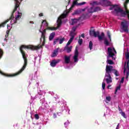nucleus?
<instances>
[{
  "label": "nucleus",
  "mask_w": 129,
  "mask_h": 129,
  "mask_svg": "<svg viewBox=\"0 0 129 129\" xmlns=\"http://www.w3.org/2000/svg\"><path fill=\"white\" fill-rule=\"evenodd\" d=\"M15 12H12L11 16L10 17L9 19H7L5 22H3L0 24V28H4V27L6 26V24H7V23H8L10 21V20H13V19L15 18V17L14 16V14H15ZM24 49L37 50V49H39V47L34 46L32 45H26L22 44L20 47V51L22 55L23 58L24 60V63L21 69L16 73L13 74H5L0 70V74H2V75H4L6 77H15V76H18V75H20V74H21V73H22V72H23V71H24L25 69H26V67H27V65H28V58H27V56H26V52H25V51H24ZM3 55L4 51H3V49L0 48V59L3 57Z\"/></svg>",
  "instance_id": "nucleus-1"
},
{
  "label": "nucleus",
  "mask_w": 129,
  "mask_h": 129,
  "mask_svg": "<svg viewBox=\"0 0 129 129\" xmlns=\"http://www.w3.org/2000/svg\"><path fill=\"white\" fill-rule=\"evenodd\" d=\"M89 34L90 36L91 37H95V38H96L98 37V39L99 41H101L103 40V38H104V33L102 32L101 35H100V33H99V31L95 32V29H94V27H91L90 30H89Z\"/></svg>",
  "instance_id": "nucleus-2"
},
{
  "label": "nucleus",
  "mask_w": 129,
  "mask_h": 129,
  "mask_svg": "<svg viewBox=\"0 0 129 129\" xmlns=\"http://www.w3.org/2000/svg\"><path fill=\"white\" fill-rule=\"evenodd\" d=\"M125 58L126 60H128L127 61V62H125L124 65V71L123 73L124 74H125L126 72V79H127L128 78L129 76V52H127L126 54H125ZM126 67H125V65H126Z\"/></svg>",
  "instance_id": "nucleus-3"
},
{
  "label": "nucleus",
  "mask_w": 129,
  "mask_h": 129,
  "mask_svg": "<svg viewBox=\"0 0 129 129\" xmlns=\"http://www.w3.org/2000/svg\"><path fill=\"white\" fill-rule=\"evenodd\" d=\"M128 26H129L128 21L126 20H123L121 22V24H120L121 29H122V30L123 31V32H125V33L128 32Z\"/></svg>",
  "instance_id": "nucleus-4"
},
{
  "label": "nucleus",
  "mask_w": 129,
  "mask_h": 129,
  "mask_svg": "<svg viewBox=\"0 0 129 129\" xmlns=\"http://www.w3.org/2000/svg\"><path fill=\"white\" fill-rule=\"evenodd\" d=\"M105 77H107V78L106 79V81L107 84H109V83H111V82H112L111 70L110 68H107Z\"/></svg>",
  "instance_id": "nucleus-5"
},
{
  "label": "nucleus",
  "mask_w": 129,
  "mask_h": 129,
  "mask_svg": "<svg viewBox=\"0 0 129 129\" xmlns=\"http://www.w3.org/2000/svg\"><path fill=\"white\" fill-rule=\"evenodd\" d=\"M68 12H64L58 18L57 20V28H60L61 25H62V19H65L66 17H67V15H68Z\"/></svg>",
  "instance_id": "nucleus-6"
},
{
  "label": "nucleus",
  "mask_w": 129,
  "mask_h": 129,
  "mask_svg": "<svg viewBox=\"0 0 129 129\" xmlns=\"http://www.w3.org/2000/svg\"><path fill=\"white\" fill-rule=\"evenodd\" d=\"M107 68H109L111 70V75L112 74V73H113V74H114L116 77L119 76V73H118V71H117V70L115 69H113V67H112V66L107 65L106 66V72Z\"/></svg>",
  "instance_id": "nucleus-7"
},
{
  "label": "nucleus",
  "mask_w": 129,
  "mask_h": 129,
  "mask_svg": "<svg viewBox=\"0 0 129 129\" xmlns=\"http://www.w3.org/2000/svg\"><path fill=\"white\" fill-rule=\"evenodd\" d=\"M75 35H76V34H75V33L73 32V31H71L70 33V36L71 37V38L68 42V43L67 44V46H69V45H70V44H71V43H72V41H73V40H74V37H75Z\"/></svg>",
  "instance_id": "nucleus-8"
},
{
  "label": "nucleus",
  "mask_w": 129,
  "mask_h": 129,
  "mask_svg": "<svg viewBox=\"0 0 129 129\" xmlns=\"http://www.w3.org/2000/svg\"><path fill=\"white\" fill-rule=\"evenodd\" d=\"M79 55V52H78V49L77 48H76L75 51V54H74V56L73 57L74 62H78Z\"/></svg>",
  "instance_id": "nucleus-9"
},
{
  "label": "nucleus",
  "mask_w": 129,
  "mask_h": 129,
  "mask_svg": "<svg viewBox=\"0 0 129 129\" xmlns=\"http://www.w3.org/2000/svg\"><path fill=\"white\" fill-rule=\"evenodd\" d=\"M108 53L109 57L112 58L114 56V53L112 52V48L111 47L108 48Z\"/></svg>",
  "instance_id": "nucleus-10"
},
{
  "label": "nucleus",
  "mask_w": 129,
  "mask_h": 129,
  "mask_svg": "<svg viewBox=\"0 0 129 129\" xmlns=\"http://www.w3.org/2000/svg\"><path fill=\"white\" fill-rule=\"evenodd\" d=\"M58 52H59V48L55 49L52 52V54H51V57H52V58H54V57H56L57 55H58Z\"/></svg>",
  "instance_id": "nucleus-11"
},
{
  "label": "nucleus",
  "mask_w": 129,
  "mask_h": 129,
  "mask_svg": "<svg viewBox=\"0 0 129 129\" xmlns=\"http://www.w3.org/2000/svg\"><path fill=\"white\" fill-rule=\"evenodd\" d=\"M64 62H65L66 64H69V63H70V61H71L70 56L64 55Z\"/></svg>",
  "instance_id": "nucleus-12"
},
{
  "label": "nucleus",
  "mask_w": 129,
  "mask_h": 129,
  "mask_svg": "<svg viewBox=\"0 0 129 129\" xmlns=\"http://www.w3.org/2000/svg\"><path fill=\"white\" fill-rule=\"evenodd\" d=\"M56 36V33L55 32H52L50 34V35L49 36V41H52L53 39H54V37Z\"/></svg>",
  "instance_id": "nucleus-13"
},
{
  "label": "nucleus",
  "mask_w": 129,
  "mask_h": 129,
  "mask_svg": "<svg viewBox=\"0 0 129 129\" xmlns=\"http://www.w3.org/2000/svg\"><path fill=\"white\" fill-rule=\"evenodd\" d=\"M18 15L15 18V20H14V24H16L17 23V21H18L19 19L21 18V16H22V13H20L19 11L18 12Z\"/></svg>",
  "instance_id": "nucleus-14"
},
{
  "label": "nucleus",
  "mask_w": 129,
  "mask_h": 129,
  "mask_svg": "<svg viewBox=\"0 0 129 129\" xmlns=\"http://www.w3.org/2000/svg\"><path fill=\"white\" fill-rule=\"evenodd\" d=\"M41 24L42 25H41V27H42V25H43V24L44 26H45V27H46V28L47 27H49V23H48V22H47V20H42Z\"/></svg>",
  "instance_id": "nucleus-15"
},
{
  "label": "nucleus",
  "mask_w": 129,
  "mask_h": 129,
  "mask_svg": "<svg viewBox=\"0 0 129 129\" xmlns=\"http://www.w3.org/2000/svg\"><path fill=\"white\" fill-rule=\"evenodd\" d=\"M64 50L67 51V53H70L72 51V46L68 47V46H66L64 47Z\"/></svg>",
  "instance_id": "nucleus-16"
},
{
  "label": "nucleus",
  "mask_w": 129,
  "mask_h": 129,
  "mask_svg": "<svg viewBox=\"0 0 129 129\" xmlns=\"http://www.w3.org/2000/svg\"><path fill=\"white\" fill-rule=\"evenodd\" d=\"M103 4H104V5H105V6H106V7H109L110 6H111V4L112 3H111V2H110V1L106 0V1H104Z\"/></svg>",
  "instance_id": "nucleus-17"
},
{
  "label": "nucleus",
  "mask_w": 129,
  "mask_h": 129,
  "mask_svg": "<svg viewBox=\"0 0 129 129\" xmlns=\"http://www.w3.org/2000/svg\"><path fill=\"white\" fill-rule=\"evenodd\" d=\"M114 11L116 12V13H122L121 16H122V17H123V16H122V13H123V11L120 8H115Z\"/></svg>",
  "instance_id": "nucleus-18"
},
{
  "label": "nucleus",
  "mask_w": 129,
  "mask_h": 129,
  "mask_svg": "<svg viewBox=\"0 0 129 129\" xmlns=\"http://www.w3.org/2000/svg\"><path fill=\"white\" fill-rule=\"evenodd\" d=\"M47 30L46 29H46H44L43 30V31H40V33H41V40H42V39H43V38H44H44H46V36H45V33H46V31H47ZM43 35L44 36H43Z\"/></svg>",
  "instance_id": "nucleus-19"
},
{
  "label": "nucleus",
  "mask_w": 129,
  "mask_h": 129,
  "mask_svg": "<svg viewBox=\"0 0 129 129\" xmlns=\"http://www.w3.org/2000/svg\"><path fill=\"white\" fill-rule=\"evenodd\" d=\"M57 63H58V61H57V60H53L50 63V65L52 67H55Z\"/></svg>",
  "instance_id": "nucleus-20"
},
{
  "label": "nucleus",
  "mask_w": 129,
  "mask_h": 129,
  "mask_svg": "<svg viewBox=\"0 0 129 129\" xmlns=\"http://www.w3.org/2000/svg\"><path fill=\"white\" fill-rule=\"evenodd\" d=\"M57 29H58L57 27H50L49 26L46 27V30H48L49 31H54L55 30H57Z\"/></svg>",
  "instance_id": "nucleus-21"
},
{
  "label": "nucleus",
  "mask_w": 129,
  "mask_h": 129,
  "mask_svg": "<svg viewBox=\"0 0 129 129\" xmlns=\"http://www.w3.org/2000/svg\"><path fill=\"white\" fill-rule=\"evenodd\" d=\"M78 22V20L76 19H72V23L71 25H76V24H77V22Z\"/></svg>",
  "instance_id": "nucleus-22"
},
{
  "label": "nucleus",
  "mask_w": 129,
  "mask_h": 129,
  "mask_svg": "<svg viewBox=\"0 0 129 129\" xmlns=\"http://www.w3.org/2000/svg\"><path fill=\"white\" fill-rule=\"evenodd\" d=\"M89 48L90 50H92V49H93V43H92V41H91L89 43Z\"/></svg>",
  "instance_id": "nucleus-23"
},
{
  "label": "nucleus",
  "mask_w": 129,
  "mask_h": 129,
  "mask_svg": "<svg viewBox=\"0 0 129 129\" xmlns=\"http://www.w3.org/2000/svg\"><path fill=\"white\" fill-rule=\"evenodd\" d=\"M94 8V12L95 13H96V12H99L101 11V8L100 7H96Z\"/></svg>",
  "instance_id": "nucleus-24"
},
{
  "label": "nucleus",
  "mask_w": 129,
  "mask_h": 129,
  "mask_svg": "<svg viewBox=\"0 0 129 129\" xmlns=\"http://www.w3.org/2000/svg\"><path fill=\"white\" fill-rule=\"evenodd\" d=\"M88 13H89L90 14H92L93 13H95V12H94V7H91L88 10Z\"/></svg>",
  "instance_id": "nucleus-25"
},
{
  "label": "nucleus",
  "mask_w": 129,
  "mask_h": 129,
  "mask_svg": "<svg viewBox=\"0 0 129 129\" xmlns=\"http://www.w3.org/2000/svg\"><path fill=\"white\" fill-rule=\"evenodd\" d=\"M59 40H60V38L57 37L56 39H54L53 41V45H56L58 42H59Z\"/></svg>",
  "instance_id": "nucleus-26"
},
{
  "label": "nucleus",
  "mask_w": 129,
  "mask_h": 129,
  "mask_svg": "<svg viewBox=\"0 0 129 129\" xmlns=\"http://www.w3.org/2000/svg\"><path fill=\"white\" fill-rule=\"evenodd\" d=\"M109 7H110V8H109V10L110 11H112V10H113V9H114V8H115V7H117V5H112V4H111V6H110Z\"/></svg>",
  "instance_id": "nucleus-27"
},
{
  "label": "nucleus",
  "mask_w": 129,
  "mask_h": 129,
  "mask_svg": "<svg viewBox=\"0 0 129 129\" xmlns=\"http://www.w3.org/2000/svg\"><path fill=\"white\" fill-rule=\"evenodd\" d=\"M42 39H43V41L42 43V46H45V43H46V37L44 36V35H42Z\"/></svg>",
  "instance_id": "nucleus-28"
},
{
  "label": "nucleus",
  "mask_w": 129,
  "mask_h": 129,
  "mask_svg": "<svg viewBox=\"0 0 129 129\" xmlns=\"http://www.w3.org/2000/svg\"><path fill=\"white\" fill-rule=\"evenodd\" d=\"M82 43H83V39H82V38H80V36L78 40V43L79 44V45H82Z\"/></svg>",
  "instance_id": "nucleus-29"
},
{
  "label": "nucleus",
  "mask_w": 129,
  "mask_h": 129,
  "mask_svg": "<svg viewBox=\"0 0 129 129\" xmlns=\"http://www.w3.org/2000/svg\"><path fill=\"white\" fill-rule=\"evenodd\" d=\"M104 43L106 46H109V42H108V40L107 39H105L104 41Z\"/></svg>",
  "instance_id": "nucleus-30"
},
{
  "label": "nucleus",
  "mask_w": 129,
  "mask_h": 129,
  "mask_svg": "<svg viewBox=\"0 0 129 129\" xmlns=\"http://www.w3.org/2000/svg\"><path fill=\"white\" fill-rule=\"evenodd\" d=\"M120 113L124 118H126V116L125 115V113H124V112L121 111L120 112Z\"/></svg>",
  "instance_id": "nucleus-31"
},
{
  "label": "nucleus",
  "mask_w": 129,
  "mask_h": 129,
  "mask_svg": "<svg viewBox=\"0 0 129 129\" xmlns=\"http://www.w3.org/2000/svg\"><path fill=\"white\" fill-rule=\"evenodd\" d=\"M117 90H120V84L119 85V86L116 87V89L115 91V94H116V93L117 92Z\"/></svg>",
  "instance_id": "nucleus-32"
},
{
  "label": "nucleus",
  "mask_w": 129,
  "mask_h": 129,
  "mask_svg": "<svg viewBox=\"0 0 129 129\" xmlns=\"http://www.w3.org/2000/svg\"><path fill=\"white\" fill-rule=\"evenodd\" d=\"M59 44H62L63 43V42H64V41H65V38L63 37L61 39H59Z\"/></svg>",
  "instance_id": "nucleus-33"
},
{
  "label": "nucleus",
  "mask_w": 129,
  "mask_h": 129,
  "mask_svg": "<svg viewBox=\"0 0 129 129\" xmlns=\"http://www.w3.org/2000/svg\"><path fill=\"white\" fill-rule=\"evenodd\" d=\"M79 14H81V11L77 10V11H75V13H74L75 15H79Z\"/></svg>",
  "instance_id": "nucleus-34"
},
{
  "label": "nucleus",
  "mask_w": 129,
  "mask_h": 129,
  "mask_svg": "<svg viewBox=\"0 0 129 129\" xmlns=\"http://www.w3.org/2000/svg\"><path fill=\"white\" fill-rule=\"evenodd\" d=\"M107 62L109 65H112V64H113V61H112V60H111V59L108 60Z\"/></svg>",
  "instance_id": "nucleus-35"
},
{
  "label": "nucleus",
  "mask_w": 129,
  "mask_h": 129,
  "mask_svg": "<svg viewBox=\"0 0 129 129\" xmlns=\"http://www.w3.org/2000/svg\"><path fill=\"white\" fill-rule=\"evenodd\" d=\"M107 35L108 38L110 39V41H111V37L110 36V32L109 31H108L107 32Z\"/></svg>",
  "instance_id": "nucleus-36"
},
{
  "label": "nucleus",
  "mask_w": 129,
  "mask_h": 129,
  "mask_svg": "<svg viewBox=\"0 0 129 129\" xmlns=\"http://www.w3.org/2000/svg\"><path fill=\"white\" fill-rule=\"evenodd\" d=\"M78 6V3L77 2V1H74L73 3L72 7H74L75 6Z\"/></svg>",
  "instance_id": "nucleus-37"
},
{
  "label": "nucleus",
  "mask_w": 129,
  "mask_h": 129,
  "mask_svg": "<svg viewBox=\"0 0 129 129\" xmlns=\"http://www.w3.org/2000/svg\"><path fill=\"white\" fill-rule=\"evenodd\" d=\"M34 117L35 119H39V118H40V116H39V114H35L34 115Z\"/></svg>",
  "instance_id": "nucleus-38"
},
{
  "label": "nucleus",
  "mask_w": 129,
  "mask_h": 129,
  "mask_svg": "<svg viewBox=\"0 0 129 129\" xmlns=\"http://www.w3.org/2000/svg\"><path fill=\"white\" fill-rule=\"evenodd\" d=\"M111 99V97H110V96L106 97V100H107V101L109 102L110 101Z\"/></svg>",
  "instance_id": "nucleus-39"
},
{
  "label": "nucleus",
  "mask_w": 129,
  "mask_h": 129,
  "mask_svg": "<svg viewBox=\"0 0 129 129\" xmlns=\"http://www.w3.org/2000/svg\"><path fill=\"white\" fill-rule=\"evenodd\" d=\"M102 89H103V90L105 89V83H104V82L102 83Z\"/></svg>",
  "instance_id": "nucleus-40"
},
{
  "label": "nucleus",
  "mask_w": 129,
  "mask_h": 129,
  "mask_svg": "<svg viewBox=\"0 0 129 129\" xmlns=\"http://www.w3.org/2000/svg\"><path fill=\"white\" fill-rule=\"evenodd\" d=\"M86 4V2H82L81 3H78V6H83V5H85Z\"/></svg>",
  "instance_id": "nucleus-41"
},
{
  "label": "nucleus",
  "mask_w": 129,
  "mask_h": 129,
  "mask_svg": "<svg viewBox=\"0 0 129 129\" xmlns=\"http://www.w3.org/2000/svg\"><path fill=\"white\" fill-rule=\"evenodd\" d=\"M76 29H77V28L76 27H73V29H72V30H73V33H74L76 31Z\"/></svg>",
  "instance_id": "nucleus-42"
},
{
  "label": "nucleus",
  "mask_w": 129,
  "mask_h": 129,
  "mask_svg": "<svg viewBox=\"0 0 129 129\" xmlns=\"http://www.w3.org/2000/svg\"><path fill=\"white\" fill-rule=\"evenodd\" d=\"M123 81H124V78H122L120 81V83H123Z\"/></svg>",
  "instance_id": "nucleus-43"
},
{
  "label": "nucleus",
  "mask_w": 129,
  "mask_h": 129,
  "mask_svg": "<svg viewBox=\"0 0 129 129\" xmlns=\"http://www.w3.org/2000/svg\"><path fill=\"white\" fill-rule=\"evenodd\" d=\"M115 129H119V123H118Z\"/></svg>",
  "instance_id": "nucleus-44"
},
{
  "label": "nucleus",
  "mask_w": 129,
  "mask_h": 129,
  "mask_svg": "<svg viewBox=\"0 0 129 129\" xmlns=\"http://www.w3.org/2000/svg\"><path fill=\"white\" fill-rule=\"evenodd\" d=\"M93 5H96L97 6V2H96V1L93 2Z\"/></svg>",
  "instance_id": "nucleus-45"
},
{
  "label": "nucleus",
  "mask_w": 129,
  "mask_h": 129,
  "mask_svg": "<svg viewBox=\"0 0 129 129\" xmlns=\"http://www.w3.org/2000/svg\"><path fill=\"white\" fill-rule=\"evenodd\" d=\"M113 51L115 52V54H116V50H115V48H114V47L113 48Z\"/></svg>",
  "instance_id": "nucleus-46"
},
{
  "label": "nucleus",
  "mask_w": 129,
  "mask_h": 129,
  "mask_svg": "<svg viewBox=\"0 0 129 129\" xmlns=\"http://www.w3.org/2000/svg\"><path fill=\"white\" fill-rule=\"evenodd\" d=\"M39 17H43L44 16V14L43 13H40L39 14Z\"/></svg>",
  "instance_id": "nucleus-47"
},
{
  "label": "nucleus",
  "mask_w": 129,
  "mask_h": 129,
  "mask_svg": "<svg viewBox=\"0 0 129 129\" xmlns=\"http://www.w3.org/2000/svg\"><path fill=\"white\" fill-rule=\"evenodd\" d=\"M81 37H83V38H85V36L84 35V33H83L82 35H81Z\"/></svg>",
  "instance_id": "nucleus-48"
},
{
  "label": "nucleus",
  "mask_w": 129,
  "mask_h": 129,
  "mask_svg": "<svg viewBox=\"0 0 129 129\" xmlns=\"http://www.w3.org/2000/svg\"><path fill=\"white\" fill-rule=\"evenodd\" d=\"M109 87H111V85H108L107 87V88H108V89H109Z\"/></svg>",
  "instance_id": "nucleus-49"
},
{
  "label": "nucleus",
  "mask_w": 129,
  "mask_h": 129,
  "mask_svg": "<svg viewBox=\"0 0 129 129\" xmlns=\"http://www.w3.org/2000/svg\"><path fill=\"white\" fill-rule=\"evenodd\" d=\"M118 109L119 111H121V109L120 108V107H119V106H118Z\"/></svg>",
  "instance_id": "nucleus-50"
},
{
  "label": "nucleus",
  "mask_w": 129,
  "mask_h": 129,
  "mask_svg": "<svg viewBox=\"0 0 129 129\" xmlns=\"http://www.w3.org/2000/svg\"><path fill=\"white\" fill-rule=\"evenodd\" d=\"M30 24H34V22L33 21H30Z\"/></svg>",
  "instance_id": "nucleus-51"
},
{
  "label": "nucleus",
  "mask_w": 129,
  "mask_h": 129,
  "mask_svg": "<svg viewBox=\"0 0 129 129\" xmlns=\"http://www.w3.org/2000/svg\"><path fill=\"white\" fill-rule=\"evenodd\" d=\"M53 115H54V118L56 117V114L54 113V114H53Z\"/></svg>",
  "instance_id": "nucleus-52"
},
{
  "label": "nucleus",
  "mask_w": 129,
  "mask_h": 129,
  "mask_svg": "<svg viewBox=\"0 0 129 129\" xmlns=\"http://www.w3.org/2000/svg\"><path fill=\"white\" fill-rule=\"evenodd\" d=\"M82 11L83 12H84V11H85V9H83Z\"/></svg>",
  "instance_id": "nucleus-53"
},
{
  "label": "nucleus",
  "mask_w": 129,
  "mask_h": 129,
  "mask_svg": "<svg viewBox=\"0 0 129 129\" xmlns=\"http://www.w3.org/2000/svg\"><path fill=\"white\" fill-rule=\"evenodd\" d=\"M66 123H67V122H66L65 123H64V125H66Z\"/></svg>",
  "instance_id": "nucleus-54"
},
{
  "label": "nucleus",
  "mask_w": 129,
  "mask_h": 129,
  "mask_svg": "<svg viewBox=\"0 0 129 129\" xmlns=\"http://www.w3.org/2000/svg\"><path fill=\"white\" fill-rule=\"evenodd\" d=\"M116 80H118V78H116Z\"/></svg>",
  "instance_id": "nucleus-55"
},
{
  "label": "nucleus",
  "mask_w": 129,
  "mask_h": 129,
  "mask_svg": "<svg viewBox=\"0 0 129 129\" xmlns=\"http://www.w3.org/2000/svg\"><path fill=\"white\" fill-rule=\"evenodd\" d=\"M77 1H78V0H77Z\"/></svg>",
  "instance_id": "nucleus-56"
}]
</instances>
